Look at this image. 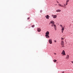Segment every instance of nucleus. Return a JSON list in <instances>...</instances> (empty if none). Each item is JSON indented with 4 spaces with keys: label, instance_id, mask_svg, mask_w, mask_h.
Segmentation results:
<instances>
[{
    "label": "nucleus",
    "instance_id": "dca6fc26",
    "mask_svg": "<svg viewBox=\"0 0 73 73\" xmlns=\"http://www.w3.org/2000/svg\"><path fill=\"white\" fill-rule=\"evenodd\" d=\"M31 27H32V28H34V27H35V25L31 26Z\"/></svg>",
    "mask_w": 73,
    "mask_h": 73
},
{
    "label": "nucleus",
    "instance_id": "f257e3e1",
    "mask_svg": "<svg viewBox=\"0 0 73 73\" xmlns=\"http://www.w3.org/2000/svg\"><path fill=\"white\" fill-rule=\"evenodd\" d=\"M61 45H62V47H64V41H61Z\"/></svg>",
    "mask_w": 73,
    "mask_h": 73
},
{
    "label": "nucleus",
    "instance_id": "9d476101",
    "mask_svg": "<svg viewBox=\"0 0 73 73\" xmlns=\"http://www.w3.org/2000/svg\"><path fill=\"white\" fill-rule=\"evenodd\" d=\"M54 29H55V31H56V25H54Z\"/></svg>",
    "mask_w": 73,
    "mask_h": 73
},
{
    "label": "nucleus",
    "instance_id": "6e6552de",
    "mask_svg": "<svg viewBox=\"0 0 73 73\" xmlns=\"http://www.w3.org/2000/svg\"><path fill=\"white\" fill-rule=\"evenodd\" d=\"M62 28L61 29L62 32V33H63V32H64V27H62Z\"/></svg>",
    "mask_w": 73,
    "mask_h": 73
},
{
    "label": "nucleus",
    "instance_id": "7ed1b4c3",
    "mask_svg": "<svg viewBox=\"0 0 73 73\" xmlns=\"http://www.w3.org/2000/svg\"><path fill=\"white\" fill-rule=\"evenodd\" d=\"M49 42L50 44H52V39H50L49 40Z\"/></svg>",
    "mask_w": 73,
    "mask_h": 73
},
{
    "label": "nucleus",
    "instance_id": "cd10ccee",
    "mask_svg": "<svg viewBox=\"0 0 73 73\" xmlns=\"http://www.w3.org/2000/svg\"><path fill=\"white\" fill-rule=\"evenodd\" d=\"M64 5H65H65H66L65 4H64Z\"/></svg>",
    "mask_w": 73,
    "mask_h": 73
},
{
    "label": "nucleus",
    "instance_id": "423d86ee",
    "mask_svg": "<svg viewBox=\"0 0 73 73\" xmlns=\"http://www.w3.org/2000/svg\"><path fill=\"white\" fill-rule=\"evenodd\" d=\"M45 17L46 19H49V18L50 17L49 16L47 15Z\"/></svg>",
    "mask_w": 73,
    "mask_h": 73
},
{
    "label": "nucleus",
    "instance_id": "0eeeda50",
    "mask_svg": "<svg viewBox=\"0 0 73 73\" xmlns=\"http://www.w3.org/2000/svg\"><path fill=\"white\" fill-rule=\"evenodd\" d=\"M46 35H49V32L48 31L46 32Z\"/></svg>",
    "mask_w": 73,
    "mask_h": 73
},
{
    "label": "nucleus",
    "instance_id": "f3484780",
    "mask_svg": "<svg viewBox=\"0 0 73 73\" xmlns=\"http://www.w3.org/2000/svg\"><path fill=\"white\" fill-rule=\"evenodd\" d=\"M53 61L54 62H56V61H57V60L54 59L53 60Z\"/></svg>",
    "mask_w": 73,
    "mask_h": 73
},
{
    "label": "nucleus",
    "instance_id": "ddd939ff",
    "mask_svg": "<svg viewBox=\"0 0 73 73\" xmlns=\"http://www.w3.org/2000/svg\"><path fill=\"white\" fill-rule=\"evenodd\" d=\"M50 23L51 24H52L53 25H54V21H50Z\"/></svg>",
    "mask_w": 73,
    "mask_h": 73
},
{
    "label": "nucleus",
    "instance_id": "a878e982",
    "mask_svg": "<svg viewBox=\"0 0 73 73\" xmlns=\"http://www.w3.org/2000/svg\"><path fill=\"white\" fill-rule=\"evenodd\" d=\"M57 5V4H56H56H55V5Z\"/></svg>",
    "mask_w": 73,
    "mask_h": 73
},
{
    "label": "nucleus",
    "instance_id": "393cba45",
    "mask_svg": "<svg viewBox=\"0 0 73 73\" xmlns=\"http://www.w3.org/2000/svg\"><path fill=\"white\" fill-rule=\"evenodd\" d=\"M52 27H53V25H52Z\"/></svg>",
    "mask_w": 73,
    "mask_h": 73
},
{
    "label": "nucleus",
    "instance_id": "bb28decb",
    "mask_svg": "<svg viewBox=\"0 0 73 73\" xmlns=\"http://www.w3.org/2000/svg\"><path fill=\"white\" fill-rule=\"evenodd\" d=\"M62 73H64V72H62Z\"/></svg>",
    "mask_w": 73,
    "mask_h": 73
},
{
    "label": "nucleus",
    "instance_id": "a211bd4d",
    "mask_svg": "<svg viewBox=\"0 0 73 73\" xmlns=\"http://www.w3.org/2000/svg\"><path fill=\"white\" fill-rule=\"evenodd\" d=\"M60 26L61 27V28H62V25H60Z\"/></svg>",
    "mask_w": 73,
    "mask_h": 73
},
{
    "label": "nucleus",
    "instance_id": "6ab92c4d",
    "mask_svg": "<svg viewBox=\"0 0 73 73\" xmlns=\"http://www.w3.org/2000/svg\"><path fill=\"white\" fill-rule=\"evenodd\" d=\"M30 19V17H29L27 19V20H28L29 19Z\"/></svg>",
    "mask_w": 73,
    "mask_h": 73
},
{
    "label": "nucleus",
    "instance_id": "5701e85b",
    "mask_svg": "<svg viewBox=\"0 0 73 73\" xmlns=\"http://www.w3.org/2000/svg\"><path fill=\"white\" fill-rule=\"evenodd\" d=\"M71 62H72V63L73 64V61H72Z\"/></svg>",
    "mask_w": 73,
    "mask_h": 73
},
{
    "label": "nucleus",
    "instance_id": "20e7f679",
    "mask_svg": "<svg viewBox=\"0 0 73 73\" xmlns=\"http://www.w3.org/2000/svg\"><path fill=\"white\" fill-rule=\"evenodd\" d=\"M37 31L38 32H41V29H40V28H37Z\"/></svg>",
    "mask_w": 73,
    "mask_h": 73
},
{
    "label": "nucleus",
    "instance_id": "4468645a",
    "mask_svg": "<svg viewBox=\"0 0 73 73\" xmlns=\"http://www.w3.org/2000/svg\"><path fill=\"white\" fill-rule=\"evenodd\" d=\"M69 58V55H67L66 58H68V59Z\"/></svg>",
    "mask_w": 73,
    "mask_h": 73
},
{
    "label": "nucleus",
    "instance_id": "39448f33",
    "mask_svg": "<svg viewBox=\"0 0 73 73\" xmlns=\"http://www.w3.org/2000/svg\"><path fill=\"white\" fill-rule=\"evenodd\" d=\"M62 54H63V55H65V52L64 50H63Z\"/></svg>",
    "mask_w": 73,
    "mask_h": 73
},
{
    "label": "nucleus",
    "instance_id": "aec40b11",
    "mask_svg": "<svg viewBox=\"0 0 73 73\" xmlns=\"http://www.w3.org/2000/svg\"><path fill=\"white\" fill-rule=\"evenodd\" d=\"M54 41L55 42H57V41H56V40H54Z\"/></svg>",
    "mask_w": 73,
    "mask_h": 73
},
{
    "label": "nucleus",
    "instance_id": "2eb2a0df",
    "mask_svg": "<svg viewBox=\"0 0 73 73\" xmlns=\"http://www.w3.org/2000/svg\"><path fill=\"white\" fill-rule=\"evenodd\" d=\"M61 11L60 9L57 10L56 11V12H61Z\"/></svg>",
    "mask_w": 73,
    "mask_h": 73
},
{
    "label": "nucleus",
    "instance_id": "9b49d317",
    "mask_svg": "<svg viewBox=\"0 0 73 73\" xmlns=\"http://www.w3.org/2000/svg\"><path fill=\"white\" fill-rule=\"evenodd\" d=\"M69 0H67L66 2V5H68V2H69Z\"/></svg>",
    "mask_w": 73,
    "mask_h": 73
},
{
    "label": "nucleus",
    "instance_id": "b1692460",
    "mask_svg": "<svg viewBox=\"0 0 73 73\" xmlns=\"http://www.w3.org/2000/svg\"><path fill=\"white\" fill-rule=\"evenodd\" d=\"M54 54H56V53H54Z\"/></svg>",
    "mask_w": 73,
    "mask_h": 73
},
{
    "label": "nucleus",
    "instance_id": "f8f14e48",
    "mask_svg": "<svg viewBox=\"0 0 73 73\" xmlns=\"http://www.w3.org/2000/svg\"><path fill=\"white\" fill-rule=\"evenodd\" d=\"M45 36L46 38H49V36L48 35H46Z\"/></svg>",
    "mask_w": 73,
    "mask_h": 73
},
{
    "label": "nucleus",
    "instance_id": "1a4fd4ad",
    "mask_svg": "<svg viewBox=\"0 0 73 73\" xmlns=\"http://www.w3.org/2000/svg\"><path fill=\"white\" fill-rule=\"evenodd\" d=\"M58 5L59 6V7H63V5L60 3L58 4Z\"/></svg>",
    "mask_w": 73,
    "mask_h": 73
},
{
    "label": "nucleus",
    "instance_id": "4be33fe9",
    "mask_svg": "<svg viewBox=\"0 0 73 73\" xmlns=\"http://www.w3.org/2000/svg\"><path fill=\"white\" fill-rule=\"evenodd\" d=\"M57 3H59L58 2V1H57Z\"/></svg>",
    "mask_w": 73,
    "mask_h": 73
},
{
    "label": "nucleus",
    "instance_id": "f03ea898",
    "mask_svg": "<svg viewBox=\"0 0 73 73\" xmlns=\"http://www.w3.org/2000/svg\"><path fill=\"white\" fill-rule=\"evenodd\" d=\"M52 16L53 17V18L54 19H56L57 17V15H52Z\"/></svg>",
    "mask_w": 73,
    "mask_h": 73
},
{
    "label": "nucleus",
    "instance_id": "412c9836",
    "mask_svg": "<svg viewBox=\"0 0 73 73\" xmlns=\"http://www.w3.org/2000/svg\"><path fill=\"white\" fill-rule=\"evenodd\" d=\"M63 38H61V40H63Z\"/></svg>",
    "mask_w": 73,
    "mask_h": 73
}]
</instances>
